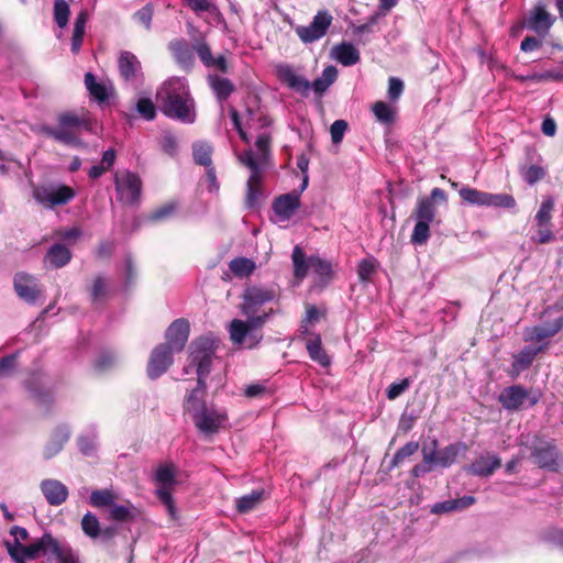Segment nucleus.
<instances>
[{
    "mask_svg": "<svg viewBox=\"0 0 563 563\" xmlns=\"http://www.w3.org/2000/svg\"><path fill=\"white\" fill-rule=\"evenodd\" d=\"M159 110L169 119L183 123L196 120L195 100L179 80L166 81L156 93Z\"/></svg>",
    "mask_w": 563,
    "mask_h": 563,
    "instance_id": "1",
    "label": "nucleus"
},
{
    "mask_svg": "<svg viewBox=\"0 0 563 563\" xmlns=\"http://www.w3.org/2000/svg\"><path fill=\"white\" fill-rule=\"evenodd\" d=\"M57 126L42 125L41 133L68 146L81 145L80 131L90 130V119L74 111H64L57 114Z\"/></svg>",
    "mask_w": 563,
    "mask_h": 563,
    "instance_id": "2",
    "label": "nucleus"
},
{
    "mask_svg": "<svg viewBox=\"0 0 563 563\" xmlns=\"http://www.w3.org/2000/svg\"><path fill=\"white\" fill-rule=\"evenodd\" d=\"M437 201H446V195L441 188H433L430 196L422 197L417 200L416 207L412 210L411 217L416 220L412 233L410 235V242L413 245H424L430 235V224L435 220L437 217Z\"/></svg>",
    "mask_w": 563,
    "mask_h": 563,
    "instance_id": "3",
    "label": "nucleus"
},
{
    "mask_svg": "<svg viewBox=\"0 0 563 563\" xmlns=\"http://www.w3.org/2000/svg\"><path fill=\"white\" fill-rule=\"evenodd\" d=\"M276 74L283 84L291 90L301 93L303 97L309 95L310 88H312L316 93L322 95L338 77V70L334 66H327L322 71V76L314 79L312 82L298 75L289 65L277 66Z\"/></svg>",
    "mask_w": 563,
    "mask_h": 563,
    "instance_id": "4",
    "label": "nucleus"
},
{
    "mask_svg": "<svg viewBox=\"0 0 563 563\" xmlns=\"http://www.w3.org/2000/svg\"><path fill=\"white\" fill-rule=\"evenodd\" d=\"M280 291L277 286L249 285L242 294V302L239 308L245 317H258L261 308L279 298Z\"/></svg>",
    "mask_w": 563,
    "mask_h": 563,
    "instance_id": "5",
    "label": "nucleus"
},
{
    "mask_svg": "<svg viewBox=\"0 0 563 563\" xmlns=\"http://www.w3.org/2000/svg\"><path fill=\"white\" fill-rule=\"evenodd\" d=\"M530 450V457L540 468L551 472H559L561 454L555 444V440H547L541 435L534 434Z\"/></svg>",
    "mask_w": 563,
    "mask_h": 563,
    "instance_id": "6",
    "label": "nucleus"
},
{
    "mask_svg": "<svg viewBox=\"0 0 563 563\" xmlns=\"http://www.w3.org/2000/svg\"><path fill=\"white\" fill-rule=\"evenodd\" d=\"M55 538L51 533H44L41 538L27 545L18 543L12 545L7 541V550L15 563H25V560H36L41 555L51 554Z\"/></svg>",
    "mask_w": 563,
    "mask_h": 563,
    "instance_id": "7",
    "label": "nucleus"
},
{
    "mask_svg": "<svg viewBox=\"0 0 563 563\" xmlns=\"http://www.w3.org/2000/svg\"><path fill=\"white\" fill-rule=\"evenodd\" d=\"M217 350L214 340L200 336L190 343V362L197 367V378L207 379Z\"/></svg>",
    "mask_w": 563,
    "mask_h": 563,
    "instance_id": "8",
    "label": "nucleus"
},
{
    "mask_svg": "<svg viewBox=\"0 0 563 563\" xmlns=\"http://www.w3.org/2000/svg\"><path fill=\"white\" fill-rule=\"evenodd\" d=\"M155 479L162 486L156 489V496L166 507L169 517L175 520L176 505L172 495V487L176 484V472L173 464H164L158 466L155 473Z\"/></svg>",
    "mask_w": 563,
    "mask_h": 563,
    "instance_id": "9",
    "label": "nucleus"
},
{
    "mask_svg": "<svg viewBox=\"0 0 563 563\" xmlns=\"http://www.w3.org/2000/svg\"><path fill=\"white\" fill-rule=\"evenodd\" d=\"M555 21L556 18L549 12L547 4L538 2L523 16L521 25L544 37L550 33Z\"/></svg>",
    "mask_w": 563,
    "mask_h": 563,
    "instance_id": "10",
    "label": "nucleus"
},
{
    "mask_svg": "<svg viewBox=\"0 0 563 563\" xmlns=\"http://www.w3.org/2000/svg\"><path fill=\"white\" fill-rule=\"evenodd\" d=\"M539 395L532 394L522 385H512L501 390L498 397L500 405L509 411L520 410L525 402L528 407H533L539 402Z\"/></svg>",
    "mask_w": 563,
    "mask_h": 563,
    "instance_id": "11",
    "label": "nucleus"
},
{
    "mask_svg": "<svg viewBox=\"0 0 563 563\" xmlns=\"http://www.w3.org/2000/svg\"><path fill=\"white\" fill-rule=\"evenodd\" d=\"M275 313L273 308L263 310L258 317H246L247 320L233 319L230 323V339L235 344H242L245 338L255 330H261L269 317Z\"/></svg>",
    "mask_w": 563,
    "mask_h": 563,
    "instance_id": "12",
    "label": "nucleus"
},
{
    "mask_svg": "<svg viewBox=\"0 0 563 563\" xmlns=\"http://www.w3.org/2000/svg\"><path fill=\"white\" fill-rule=\"evenodd\" d=\"M114 186L119 200L128 205L139 202L142 191V180L137 174L129 170L117 174L114 177Z\"/></svg>",
    "mask_w": 563,
    "mask_h": 563,
    "instance_id": "13",
    "label": "nucleus"
},
{
    "mask_svg": "<svg viewBox=\"0 0 563 563\" xmlns=\"http://www.w3.org/2000/svg\"><path fill=\"white\" fill-rule=\"evenodd\" d=\"M332 21L333 16L328 10H320L309 25H299L295 29V32L303 43H312L327 34Z\"/></svg>",
    "mask_w": 563,
    "mask_h": 563,
    "instance_id": "14",
    "label": "nucleus"
},
{
    "mask_svg": "<svg viewBox=\"0 0 563 563\" xmlns=\"http://www.w3.org/2000/svg\"><path fill=\"white\" fill-rule=\"evenodd\" d=\"M190 333V323L185 318L174 320L165 332V343L168 349L175 353H179L184 350Z\"/></svg>",
    "mask_w": 563,
    "mask_h": 563,
    "instance_id": "15",
    "label": "nucleus"
},
{
    "mask_svg": "<svg viewBox=\"0 0 563 563\" xmlns=\"http://www.w3.org/2000/svg\"><path fill=\"white\" fill-rule=\"evenodd\" d=\"M168 345L158 344L151 353L146 372L150 378L155 379L162 376L173 364V354Z\"/></svg>",
    "mask_w": 563,
    "mask_h": 563,
    "instance_id": "16",
    "label": "nucleus"
},
{
    "mask_svg": "<svg viewBox=\"0 0 563 563\" xmlns=\"http://www.w3.org/2000/svg\"><path fill=\"white\" fill-rule=\"evenodd\" d=\"M13 286L16 295L30 305H35L38 298L42 296L35 278L24 272H19L13 278Z\"/></svg>",
    "mask_w": 563,
    "mask_h": 563,
    "instance_id": "17",
    "label": "nucleus"
},
{
    "mask_svg": "<svg viewBox=\"0 0 563 563\" xmlns=\"http://www.w3.org/2000/svg\"><path fill=\"white\" fill-rule=\"evenodd\" d=\"M207 396V379H198L195 388L188 391L185 396L183 409L185 413L190 415L191 418H195L201 411H203L207 407L206 402Z\"/></svg>",
    "mask_w": 563,
    "mask_h": 563,
    "instance_id": "18",
    "label": "nucleus"
},
{
    "mask_svg": "<svg viewBox=\"0 0 563 563\" xmlns=\"http://www.w3.org/2000/svg\"><path fill=\"white\" fill-rule=\"evenodd\" d=\"M227 420V413L217 411L213 408H206L203 411L192 418L196 428L205 434L217 433Z\"/></svg>",
    "mask_w": 563,
    "mask_h": 563,
    "instance_id": "19",
    "label": "nucleus"
},
{
    "mask_svg": "<svg viewBox=\"0 0 563 563\" xmlns=\"http://www.w3.org/2000/svg\"><path fill=\"white\" fill-rule=\"evenodd\" d=\"M549 346V343H543L539 346L526 345L519 353L512 356L511 368L509 375L512 378H517L521 372L528 369L536 356L544 352Z\"/></svg>",
    "mask_w": 563,
    "mask_h": 563,
    "instance_id": "20",
    "label": "nucleus"
},
{
    "mask_svg": "<svg viewBox=\"0 0 563 563\" xmlns=\"http://www.w3.org/2000/svg\"><path fill=\"white\" fill-rule=\"evenodd\" d=\"M34 197L37 201L49 207L66 205L75 197V190L66 185H60L55 189L35 190Z\"/></svg>",
    "mask_w": 563,
    "mask_h": 563,
    "instance_id": "21",
    "label": "nucleus"
},
{
    "mask_svg": "<svg viewBox=\"0 0 563 563\" xmlns=\"http://www.w3.org/2000/svg\"><path fill=\"white\" fill-rule=\"evenodd\" d=\"M300 207V197L296 191L276 197L272 209L280 220H289Z\"/></svg>",
    "mask_w": 563,
    "mask_h": 563,
    "instance_id": "22",
    "label": "nucleus"
},
{
    "mask_svg": "<svg viewBox=\"0 0 563 563\" xmlns=\"http://www.w3.org/2000/svg\"><path fill=\"white\" fill-rule=\"evenodd\" d=\"M118 69L124 81H134L142 75V65L139 58L130 51H122L118 57Z\"/></svg>",
    "mask_w": 563,
    "mask_h": 563,
    "instance_id": "23",
    "label": "nucleus"
},
{
    "mask_svg": "<svg viewBox=\"0 0 563 563\" xmlns=\"http://www.w3.org/2000/svg\"><path fill=\"white\" fill-rule=\"evenodd\" d=\"M501 466V460L495 454L481 455L472 464L464 467L467 474L489 477Z\"/></svg>",
    "mask_w": 563,
    "mask_h": 563,
    "instance_id": "24",
    "label": "nucleus"
},
{
    "mask_svg": "<svg viewBox=\"0 0 563 563\" xmlns=\"http://www.w3.org/2000/svg\"><path fill=\"white\" fill-rule=\"evenodd\" d=\"M168 49L172 53L176 63L184 69H191L195 64V55L192 45L185 38H176L168 44Z\"/></svg>",
    "mask_w": 563,
    "mask_h": 563,
    "instance_id": "25",
    "label": "nucleus"
},
{
    "mask_svg": "<svg viewBox=\"0 0 563 563\" xmlns=\"http://www.w3.org/2000/svg\"><path fill=\"white\" fill-rule=\"evenodd\" d=\"M563 329V317L556 318L553 322H547L543 325H536L527 329L523 340L526 342H542L554 336Z\"/></svg>",
    "mask_w": 563,
    "mask_h": 563,
    "instance_id": "26",
    "label": "nucleus"
},
{
    "mask_svg": "<svg viewBox=\"0 0 563 563\" xmlns=\"http://www.w3.org/2000/svg\"><path fill=\"white\" fill-rule=\"evenodd\" d=\"M41 490L51 506H60L69 495L68 488L57 479H44L41 482Z\"/></svg>",
    "mask_w": 563,
    "mask_h": 563,
    "instance_id": "27",
    "label": "nucleus"
},
{
    "mask_svg": "<svg viewBox=\"0 0 563 563\" xmlns=\"http://www.w3.org/2000/svg\"><path fill=\"white\" fill-rule=\"evenodd\" d=\"M267 498L264 488L254 489L235 499V508L239 514H249L255 510Z\"/></svg>",
    "mask_w": 563,
    "mask_h": 563,
    "instance_id": "28",
    "label": "nucleus"
},
{
    "mask_svg": "<svg viewBox=\"0 0 563 563\" xmlns=\"http://www.w3.org/2000/svg\"><path fill=\"white\" fill-rule=\"evenodd\" d=\"M468 451V445L465 442H454L441 450L439 452L440 467L446 468L453 465L460 455H465Z\"/></svg>",
    "mask_w": 563,
    "mask_h": 563,
    "instance_id": "29",
    "label": "nucleus"
},
{
    "mask_svg": "<svg viewBox=\"0 0 563 563\" xmlns=\"http://www.w3.org/2000/svg\"><path fill=\"white\" fill-rule=\"evenodd\" d=\"M69 440V431L66 426H58L54 429L49 441L44 449V457L52 459L62 451L64 444Z\"/></svg>",
    "mask_w": 563,
    "mask_h": 563,
    "instance_id": "30",
    "label": "nucleus"
},
{
    "mask_svg": "<svg viewBox=\"0 0 563 563\" xmlns=\"http://www.w3.org/2000/svg\"><path fill=\"white\" fill-rule=\"evenodd\" d=\"M73 254L70 250L62 244H53L45 254V262H48L53 268H62L71 261Z\"/></svg>",
    "mask_w": 563,
    "mask_h": 563,
    "instance_id": "31",
    "label": "nucleus"
},
{
    "mask_svg": "<svg viewBox=\"0 0 563 563\" xmlns=\"http://www.w3.org/2000/svg\"><path fill=\"white\" fill-rule=\"evenodd\" d=\"M332 55L343 66H353L361 59L360 52L347 42H342L332 48Z\"/></svg>",
    "mask_w": 563,
    "mask_h": 563,
    "instance_id": "32",
    "label": "nucleus"
},
{
    "mask_svg": "<svg viewBox=\"0 0 563 563\" xmlns=\"http://www.w3.org/2000/svg\"><path fill=\"white\" fill-rule=\"evenodd\" d=\"M475 503V497L463 496L456 499H449L437 503L432 506L431 512L435 515L446 514L451 511L464 510Z\"/></svg>",
    "mask_w": 563,
    "mask_h": 563,
    "instance_id": "33",
    "label": "nucleus"
},
{
    "mask_svg": "<svg viewBox=\"0 0 563 563\" xmlns=\"http://www.w3.org/2000/svg\"><path fill=\"white\" fill-rule=\"evenodd\" d=\"M208 81L219 101H225L235 90L234 84L225 77L210 75Z\"/></svg>",
    "mask_w": 563,
    "mask_h": 563,
    "instance_id": "34",
    "label": "nucleus"
},
{
    "mask_svg": "<svg viewBox=\"0 0 563 563\" xmlns=\"http://www.w3.org/2000/svg\"><path fill=\"white\" fill-rule=\"evenodd\" d=\"M306 349L312 361L324 367L330 365L331 360L322 347L321 336L319 334H313L312 338L306 341Z\"/></svg>",
    "mask_w": 563,
    "mask_h": 563,
    "instance_id": "35",
    "label": "nucleus"
},
{
    "mask_svg": "<svg viewBox=\"0 0 563 563\" xmlns=\"http://www.w3.org/2000/svg\"><path fill=\"white\" fill-rule=\"evenodd\" d=\"M263 175H250L246 183L245 206L249 209H255L260 203L262 196Z\"/></svg>",
    "mask_w": 563,
    "mask_h": 563,
    "instance_id": "36",
    "label": "nucleus"
},
{
    "mask_svg": "<svg viewBox=\"0 0 563 563\" xmlns=\"http://www.w3.org/2000/svg\"><path fill=\"white\" fill-rule=\"evenodd\" d=\"M292 264H294V276L296 280L301 282L308 274L310 267V257L307 258L303 250L296 245L292 250L291 255Z\"/></svg>",
    "mask_w": 563,
    "mask_h": 563,
    "instance_id": "37",
    "label": "nucleus"
},
{
    "mask_svg": "<svg viewBox=\"0 0 563 563\" xmlns=\"http://www.w3.org/2000/svg\"><path fill=\"white\" fill-rule=\"evenodd\" d=\"M191 45L194 51L197 53L199 59L205 66H207L208 63H211V48L203 33L196 30L195 34L191 36Z\"/></svg>",
    "mask_w": 563,
    "mask_h": 563,
    "instance_id": "38",
    "label": "nucleus"
},
{
    "mask_svg": "<svg viewBox=\"0 0 563 563\" xmlns=\"http://www.w3.org/2000/svg\"><path fill=\"white\" fill-rule=\"evenodd\" d=\"M84 81L86 89L96 101L103 103L109 99L108 88L106 85L97 82L92 73H86Z\"/></svg>",
    "mask_w": 563,
    "mask_h": 563,
    "instance_id": "39",
    "label": "nucleus"
},
{
    "mask_svg": "<svg viewBox=\"0 0 563 563\" xmlns=\"http://www.w3.org/2000/svg\"><path fill=\"white\" fill-rule=\"evenodd\" d=\"M87 20L88 13L86 11H80L76 16L71 36V52L74 54H77L81 47Z\"/></svg>",
    "mask_w": 563,
    "mask_h": 563,
    "instance_id": "40",
    "label": "nucleus"
},
{
    "mask_svg": "<svg viewBox=\"0 0 563 563\" xmlns=\"http://www.w3.org/2000/svg\"><path fill=\"white\" fill-rule=\"evenodd\" d=\"M459 195L462 201L467 205L486 207V191H482L470 186H463L462 188L459 189Z\"/></svg>",
    "mask_w": 563,
    "mask_h": 563,
    "instance_id": "41",
    "label": "nucleus"
},
{
    "mask_svg": "<svg viewBox=\"0 0 563 563\" xmlns=\"http://www.w3.org/2000/svg\"><path fill=\"white\" fill-rule=\"evenodd\" d=\"M177 210V203L174 201L164 203L152 210L145 218L148 223H158L170 219Z\"/></svg>",
    "mask_w": 563,
    "mask_h": 563,
    "instance_id": "42",
    "label": "nucleus"
},
{
    "mask_svg": "<svg viewBox=\"0 0 563 563\" xmlns=\"http://www.w3.org/2000/svg\"><path fill=\"white\" fill-rule=\"evenodd\" d=\"M229 268L234 276L242 278L252 275L256 266L250 258L235 257L229 263Z\"/></svg>",
    "mask_w": 563,
    "mask_h": 563,
    "instance_id": "43",
    "label": "nucleus"
},
{
    "mask_svg": "<svg viewBox=\"0 0 563 563\" xmlns=\"http://www.w3.org/2000/svg\"><path fill=\"white\" fill-rule=\"evenodd\" d=\"M51 554L56 558L57 563H80L77 554L67 544L54 541Z\"/></svg>",
    "mask_w": 563,
    "mask_h": 563,
    "instance_id": "44",
    "label": "nucleus"
},
{
    "mask_svg": "<svg viewBox=\"0 0 563 563\" xmlns=\"http://www.w3.org/2000/svg\"><path fill=\"white\" fill-rule=\"evenodd\" d=\"M117 500V495L111 489H96L91 493L89 503L95 508L111 507Z\"/></svg>",
    "mask_w": 563,
    "mask_h": 563,
    "instance_id": "45",
    "label": "nucleus"
},
{
    "mask_svg": "<svg viewBox=\"0 0 563 563\" xmlns=\"http://www.w3.org/2000/svg\"><path fill=\"white\" fill-rule=\"evenodd\" d=\"M554 199L551 196L545 197L541 205L539 210L537 211L534 216V224H553L552 223V213L554 210Z\"/></svg>",
    "mask_w": 563,
    "mask_h": 563,
    "instance_id": "46",
    "label": "nucleus"
},
{
    "mask_svg": "<svg viewBox=\"0 0 563 563\" xmlns=\"http://www.w3.org/2000/svg\"><path fill=\"white\" fill-rule=\"evenodd\" d=\"M194 161L196 164L209 167L212 163V146L205 142L195 143L192 146Z\"/></svg>",
    "mask_w": 563,
    "mask_h": 563,
    "instance_id": "47",
    "label": "nucleus"
},
{
    "mask_svg": "<svg viewBox=\"0 0 563 563\" xmlns=\"http://www.w3.org/2000/svg\"><path fill=\"white\" fill-rule=\"evenodd\" d=\"M516 206L517 201L512 195L487 192L486 207L514 209Z\"/></svg>",
    "mask_w": 563,
    "mask_h": 563,
    "instance_id": "48",
    "label": "nucleus"
},
{
    "mask_svg": "<svg viewBox=\"0 0 563 563\" xmlns=\"http://www.w3.org/2000/svg\"><path fill=\"white\" fill-rule=\"evenodd\" d=\"M90 298L93 305L104 300L108 296V279L103 276H97L89 288Z\"/></svg>",
    "mask_w": 563,
    "mask_h": 563,
    "instance_id": "49",
    "label": "nucleus"
},
{
    "mask_svg": "<svg viewBox=\"0 0 563 563\" xmlns=\"http://www.w3.org/2000/svg\"><path fill=\"white\" fill-rule=\"evenodd\" d=\"M81 529L87 537L97 539L101 532L100 522L97 516L90 511L85 514L81 519Z\"/></svg>",
    "mask_w": 563,
    "mask_h": 563,
    "instance_id": "50",
    "label": "nucleus"
},
{
    "mask_svg": "<svg viewBox=\"0 0 563 563\" xmlns=\"http://www.w3.org/2000/svg\"><path fill=\"white\" fill-rule=\"evenodd\" d=\"M310 267L322 280L328 282L331 279L333 271L330 262L319 256H310Z\"/></svg>",
    "mask_w": 563,
    "mask_h": 563,
    "instance_id": "51",
    "label": "nucleus"
},
{
    "mask_svg": "<svg viewBox=\"0 0 563 563\" xmlns=\"http://www.w3.org/2000/svg\"><path fill=\"white\" fill-rule=\"evenodd\" d=\"M372 111L378 122L383 124H390L394 122L395 112L386 102L376 101L372 107Z\"/></svg>",
    "mask_w": 563,
    "mask_h": 563,
    "instance_id": "52",
    "label": "nucleus"
},
{
    "mask_svg": "<svg viewBox=\"0 0 563 563\" xmlns=\"http://www.w3.org/2000/svg\"><path fill=\"white\" fill-rule=\"evenodd\" d=\"M70 8L65 0L54 1V20L58 27L64 29L69 21Z\"/></svg>",
    "mask_w": 563,
    "mask_h": 563,
    "instance_id": "53",
    "label": "nucleus"
},
{
    "mask_svg": "<svg viewBox=\"0 0 563 563\" xmlns=\"http://www.w3.org/2000/svg\"><path fill=\"white\" fill-rule=\"evenodd\" d=\"M419 450L418 441H410L401 446L395 454L390 462V468L398 466L402 463L407 457H410Z\"/></svg>",
    "mask_w": 563,
    "mask_h": 563,
    "instance_id": "54",
    "label": "nucleus"
},
{
    "mask_svg": "<svg viewBox=\"0 0 563 563\" xmlns=\"http://www.w3.org/2000/svg\"><path fill=\"white\" fill-rule=\"evenodd\" d=\"M239 161L242 165L246 166L251 170V175H263L260 165L264 164L265 162L260 161V157L255 158L252 150L244 151L242 154H240Z\"/></svg>",
    "mask_w": 563,
    "mask_h": 563,
    "instance_id": "55",
    "label": "nucleus"
},
{
    "mask_svg": "<svg viewBox=\"0 0 563 563\" xmlns=\"http://www.w3.org/2000/svg\"><path fill=\"white\" fill-rule=\"evenodd\" d=\"M536 234L531 236V240L537 244H548L555 240L553 233V224H534Z\"/></svg>",
    "mask_w": 563,
    "mask_h": 563,
    "instance_id": "56",
    "label": "nucleus"
},
{
    "mask_svg": "<svg viewBox=\"0 0 563 563\" xmlns=\"http://www.w3.org/2000/svg\"><path fill=\"white\" fill-rule=\"evenodd\" d=\"M136 111L147 121H152L156 118V107L150 98H140L136 102Z\"/></svg>",
    "mask_w": 563,
    "mask_h": 563,
    "instance_id": "57",
    "label": "nucleus"
},
{
    "mask_svg": "<svg viewBox=\"0 0 563 563\" xmlns=\"http://www.w3.org/2000/svg\"><path fill=\"white\" fill-rule=\"evenodd\" d=\"M547 172L543 167L538 165H531L521 172L525 181L529 185H534L544 178Z\"/></svg>",
    "mask_w": 563,
    "mask_h": 563,
    "instance_id": "58",
    "label": "nucleus"
},
{
    "mask_svg": "<svg viewBox=\"0 0 563 563\" xmlns=\"http://www.w3.org/2000/svg\"><path fill=\"white\" fill-rule=\"evenodd\" d=\"M375 271L376 266L373 260H362L357 265L358 279L362 283L369 282Z\"/></svg>",
    "mask_w": 563,
    "mask_h": 563,
    "instance_id": "59",
    "label": "nucleus"
},
{
    "mask_svg": "<svg viewBox=\"0 0 563 563\" xmlns=\"http://www.w3.org/2000/svg\"><path fill=\"white\" fill-rule=\"evenodd\" d=\"M411 384L410 378H404L400 382L391 383L386 389V397L389 400H394L398 398L402 393H405Z\"/></svg>",
    "mask_w": 563,
    "mask_h": 563,
    "instance_id": "60",
    "label": "nucleus"
},
{
    "mask_svg": "<svg viewBox=\"0 0 563 563\" xmlns=\"http://www.w3.org/2000/svg\"><path fill=\"white\" fill-rule=\"evenodd\" d=\"M110 508V517L115 521L124 522L134 518L132 509L128 506L113 504Z\"/></svg>",
    "mask_w": 563,
    "mask_h": 563,
    "instance_id": "61",
    "label": "nucleus"
},
{
    "mask_svg": "<svg viewBox=\"0 0 563 563\" xmlns=\"http://www.w3.org/2000/svg\"><path fill=\"white\" fill-rule=\"evenodd\" d=\"M272 137L267 133L260 134L256 139L255 146L260 153V161L265 162L271 153Z\"/></svg>",
    "mask_w": 563,
    "mask_h": 563,
    "instance_id": "62",
    "label": "nucleus"
},
{
    "mask_svg": "<svg viewBox=\"0 0 563 563\" xmlns=\"http://www.w3.org/2000/svg\"><path fill=\"white\" fill-rule=\"evenodd\" d=\"M528 78L531 80H534L537 82H541V81L563 82V71L558 70V69H551V70H547L541 74H533Z\"/></svg>",
    "mask_w": 563,
    "mask_h": 563,
    "instance_id": "63",
    "label": "nucleus"
},
{
    "mask_svg": "<svg viewBox=\"0 0 563 563\" xmlns=\"http://www.w3.org/2000/svg\"><path fill=\"white\" fill-rule=\"evenodd\" d=\"M115 363V358H114V355L109 352V351H104L102 353H100V355L97 357L96 362H95V368L102 373V372H106L108 369H110L111 367H113Z\"/></svg>",
    "mask_w": 563,
    "mask_h": 563,
    "instance_id": "64",
    "label": "nucleus"
}]
</instances>
